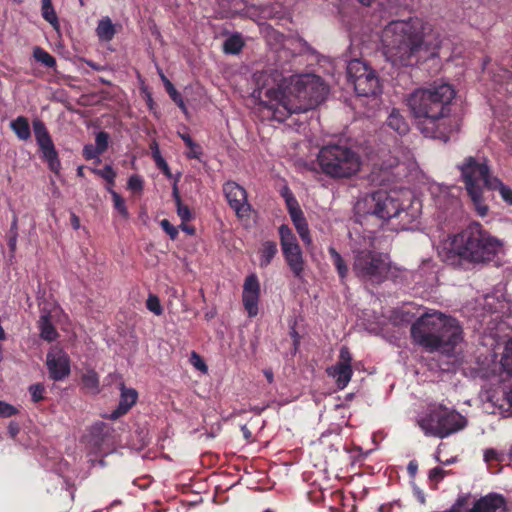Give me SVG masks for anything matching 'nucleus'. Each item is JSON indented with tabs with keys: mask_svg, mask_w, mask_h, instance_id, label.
Masks as SVG:
<instances>
[{
	"mask_svg": "<svg viewBox=\"0 0 512 512\" xmlns=\"http://www.w3.org/2000/svg\"><path fill=\"white\" fill-rule=\"evenodd\" d=\"M383 54L395 67H412L422 59L434 56L440 41H432L418 18L395 20L382 33Z\"/></svg>",
	"mask_w": 512,
	"mask_h": 512,
	"instance_id": "obj_1",
	"label": "nucleus"
},
{
	"mask_svg": "<svg viewBox=\"0 0 512 512\" xmlns=\"http://www.w3.org/2000/svg\"><path fill=\"white\" fill-rule=\"evenodd\" d=\"M456 92L448 83H433L413 91L407 104L418 120L417 127L425 137L447 141L451 127L448 116Z\"/></svg>",
	"mask_w": 512,
	"mask_h": 512,
	"instance_id": "obj_2",
	"label": "nucleus"
},
{
	"mask_svg": "<svg viewBox=\"0 0 512 512\" xmlns=\"http://www.w3.org/2000/svg\"><path fill=\"white\" fill-rule=\"evenodd\" d=\"M502 243L478 222H472L454 235L450 247L440 256L453 268L468 269L471 265L491 261L501 249Z\"/></svg>",
	"mask_w": 512,
	"mask_h": 512,
	"instance_id": "obj_3",
	"label": "nucleus"
},
{
	"mask_svg": "<svg viewBox=\"0 0 512 512\" xmlns=\"http://www.w3.org/2000/svg\"><path fill=\"white\" fill-rule=\"evenodd\" d=\"M411 337L426 351H439L450 357L463 340V331L455 318L434 312L424 314L412 324Z\"/></svg>",
	"mask_w": 512,
	"mask_h": 512,
	"instance_id": "obj_4",
	"label": "nucleus"
},
{
	"mask_svg": "<svg viewBox=\"0 0 512 512\" xmlns=\"http://www.w3.org/2000/svg\"><path fill=\"white\" fill-rule=\"evenodd\" d=\"M327 86L316 75H305L299 78L285 95L275 90V104L269 109L273 110V117L277 121H284L292 114L305 113L314 109L326 97Z\"/></svg>",
	"mask_w": 512,
	"mask_h": 512,
	"instance_id": "obj_5",
	"label": "nucleus"
},
{
	"mask_svg": "<svg viewBox=\"0 0 512 512\" xmlns=\"http://www.w3.org/2000/svg\"><path fill=\"white\" fill-rule=\"evenodd\" d=\"M352 254V270L361 281L380 284L387 279L391 268L389 256L374 249L371 237L364 238L362 245L352 249Z\"/></svg>",
	"mask_w": 512,
	"mask_h": 512,
	"instance_id": "obj_6",
	"label": "nucleus"
},
{
	"mask_svg": "<svg viewBox=\"0 0 512 512\" xmlns=\"http://www.w3.org/2000/svg\"><path fill=\"white\" fill-rule=\"evenodd\" d=\"M458 169L477 214L481 217L486 216L489 208L485 203L484 189L490 190L489 181L497 177L491 175L486 160L480 161L473 156L466 157L462 164L458 165Z\"/></svg>",
	"mask_w": 512,
	"mask_h": 512,
	"instance_id": "obj_7",
	"label": "nucleus"
},
{
	"mask_svg": "<svg viewBox=\"0 0 512 512\" xmlns=\"http://www.w3.org/2000/svg\"><path fill=\"white\" fill-rule=\"evenodd\" d=\"M321 171L334 179H345L360 170L361 160L357 152L346 145L323 146L317 157Z\"/></svg>",
	"mask_w": 512,
	"mask_h": 512,
	"instance_id": "obj_8",
	"label": "nucleus"
},
{
	"mask_svg": "<svg viewBox=\"0 0 512 512\" xmlns=\"http://www.w3.org/2000/svg\"><path fill=\"white\" fill-rule=\"evenodd\" d=\"M400 202L401 199L397 192L378 190L358 200L355 210L361 224L369 222L371 218H376L380 221V225H383L394 218Z\"/></svg>",
	"mask_w": 512,
	"mask_h": 512,
	"instance_id": "obj_9",
	"label": "nucleus"
},
{
	"mask_svg": "<svg viewBox=\"0 0 512 512\" xmlns=\"http://www.w3.org/2000/svg\"><path fill=\"white\" fill-rule=\"evenodd\" d=\"M417 423L425 435L443 439L464 429L467 419L455 410L438 405L430 408Z\"/></svg>",
	"mask_w": 512,
	"mask_h": 512,
	"instance_id": "obj_10",
	"label": "nucleus"
},
{
	"mask_svg": "<svg viewBox=\"0 0 512 512\" xmlns=\"http://www.w3.org/2000/svg\"><path fill=\"white\" fill-rule=\"evenodd\" d=\"M33 131L43 160L47 163L48 168L52 172L59 174L61 170V162L44 122L39 119L34 120Z\"/></svg>",
	"mask_w": 512,
	"mask_h": 512,
	"instance_id": "obj_11",
	"label": "nucleus"
},
{
	"mask_svg": "<svg viewBox=\"0 0 512 512\" xmlns=\"http://www.w3.org/2000/svg\"><path fill=\"white\" fill-rule=\"evenodd\" d=\"M46 366L49 377L54 381H61L70 374V358L61 349L51 350L46 356Z\"/></svg>",
	"mask_w": 512,
	"mask_h": 512,
	"instance_id": "obj_12",
	"label": "nucleus"
},
{
	"mask_svg": "<svg viewBox=\"0 0 512 512\" xmlns=\"http://www.w3.org/2000/svg\"><path fill=\"white\" fill-rule=\"evenodd\" d=\"M224 195L230 207L239 217H243L250 211V205L247 201L246 190L233 181H228L223 185Z\"/></svg>",
	"mask_w": 512,
	"mask_h": 512,
	"instance_id": "obj_13",
	"label": "nucleus"
},
{
	"mask_svg": "<svg viewBox=\"0 0 512 512\" xmlns=\"http://www.w3.org/2000/svg\"><path fill=\"white\" fill-rule=\"evenodd\" d=\"M421 214V204L417 200H407V204L400 202L393 220L400 230H410L416 225Z\"/></svg>",
	"mask_w": 512,
	"mask_h": 512,
	"instance_id": "obj_14",
	"label": "nucleus"
},
{
	"mask_svg": "<svg viewBox=\"0 0 512 512\" xmlns=\"http://www.w3.org/2000/svg\"><path fill=\"white\" fill-rule=\"evenodd\" d=\"M259 297V280L255 274H251L246 277L242 292V302L249 317H255L258 314Z\"/></svg>",
	"mask_w": 512,
	"mask_h": 512,
	"instance_id": "obj_15",
	"label": "nucleus"
},
{
	"mask_svg": "<svg viewBox=\"0 0 512 512\" xmlns=\"http://www.w3.org/2000/svg\"><path fill=\"white\" fill-rule=\"evenodd\" d=\"M284 259L296 279H304L305 260L299 245L282 249Z\"/></svg>",
	"mask_w": 512,
	"mask_h": 512,
	"instance_id": "obj_16",
	"label": "nucleus"
},
{
	"mask_svg": "<svg viewBox=\"0 0 512 512\" xmlns=\"http://www.w3.org/2000/svg\"><path fill=\"white\" fill-rule=\"evenodd\" d=\"M507 503L505 498L496 493L488 494L477 500L473 507L472 512H506Z\"/></svg>",
	"mask_w": 512,
	"mask_h": 512,
	"instance_id": "obj_17",
	"label": "nucleus"
},
{
	"mask_svg": "<svg viewBox=\"0 0 512 512\" xmlns=\"http://www.w3.org/2000/svg\"><path fill=\"white\" fill-rule=\"evenodd\" d=\"M353 85L358 96H376L381 92L380 81L374 70L367 73L364 77L355 80Z\"/></svg>",
	"mask_w": 512,
	"mask_h": 512,
	"instance_id": "obj_18",
	"label": "nucleus"
},
{
	"mask_svg": "<svg viewBox=\"0 0 512 512\" xmlns=\"http://www.w3.org/2000/svg\"><path fill=\"white\" fill-rule=\"evenodd\" d=\"M120 400L117 408L112 411L110 419L116 420L126 414L136 403L138 393L133 388H127L123 382L120 383Z\"/></svg>",
	"mask_w": 512,
	"mask_h": 512,
	"instance_id": "obj_19",
	"label": "nucleus"
},
{
	"mask_svg": "<svg viewBox=\"0 0 512 512\" xmlns=\"http://www.w3.org/2000/svg\"><path fill=\"white\" fill-rule=\"evenodd\" d=\"M327 373L336 380L339 389H344L350 382L353 371L351 365L335 364L327 369Z\"/></svg>",
	"mask_w": 512,
	"mask_h": 512,
	"instance_id": "obj_20",
	"label": "nucleus"
},
{
	"mask_svg": "<svg viewBox=\"0 0 512 512\" xmlns=\"http://www.w3.org/2000/svg\"><path fill=\"white\" fill-rule=\"evenodd\" d=\"M372 71L373 69L360 59H353L349 61L347 65V75L352 84L355 83V80L364 77L367 73Z\"/></svg>",
	"mask_w": 512,
	"mask_h": 512,
	"instance_id": "obj_21",
	"label": "nucleus"
},
{
	"mask_svg": "<svg viewBox=\"0 0 512 512\" xmlns=\"http://www.w3.org/2000/svg\"><path fill=\"white\" fill-rule=\"evenodd\" d=\"M386 124L400 135L407 134L410 129L408 122L397 109H393L391 111L387 118Z\"/></svg>",
	"mask_w": 512,
	"mask_h": 512,
	"instance_id": "obj_22",
	"label": "nucleus"
},
{
	"mask_svg": "<svg viewBox=\"0 0 512 512\" xmlns=\"http://www.w3.org/2000/svg\"><path fill=\"white\" fill-rule=\"evenodd\" d=\"M278 252L277 244L275 241L267 240L261 244L259 249V265L262 268L267 267L272 262L273 258Z\"/></svg>",
	"mask_w": 512,
	"mask_h": 512,
	"instance_id": "obj_23",
	"label": "nucleus"
},
{
	"mask_svg": "<svg viewBox=\"0 0 512 512\" xmlns=\"http://www.w3.org/2000/svg\"><path fill=\"white\" fill-rule=\"evenodd\" d=\"M96 33L101 41H111L116 34L115 26L109 17L99 20Z\"/></svg>",
	"mask_w": 512,
	"mask_h": 512,
	"instance_id": "obj_24",
	"label": "nucleus"
},
{
	"mask_svg": "<svg viewBox=\"0 0 512 512\" xmlns=\"http://www.w3.org/2000/svg\"><path fill=\"white\" fill-rule=\"evenodd\" d=\"M10 127L20 140H28L31 136L28 119L19 116L10 123Z\"/></svg>",
	"mask_w": 512,
	"mask_h": 512,
	"instance_id": "obj_25",
	"label": "nucleus"
},
{
	"mask_svg": "<svg viewBox=\"0 0 512 512\" xmlns=\"http://www.w3.org/2000/svg\"><path fill=\"white\" fill-rule=\"evenodd\" d=\"M81 381L83 384V388L92 394L99 393V376L98 374L89 369L85 373L82 374Z\"/></svg>",
	"mask_w": 512,
	"mask_h": 512,
	"instance_id": "obj_26",
	"label": "nucleus"
},
{
	"mask_svg": "<svg viewBox=\"0 0 512 512\" xmlns=\"http://www.w3.org/2000/svg\"><path fill=\"white\" fill-rule=\"evenodd\" d=\"M40 336L44 340L53 341L57 338L58 333L50 321L49 315H42L39 320Z\"/></svg>",
	"mask_w": 512,
	"mask_h": 512,
	"instance_id": "obj_27",
	"label": "nucleus"
},
{
	"mask_svg": "<svg viewBox=\"0 0 512 512\" xmlns=\"http://www.w3.org/2000/svg\"><path fill=\"white\" fill-rule=\"evenodd\" d=\"M41 14L53 28L58 29L59 20L51 0H41Z\"/></svg>",
	"mask_w": 512,
	"mask_h": 512,
	"instance_id": "obj_28",
	"label": "nucleus"
},
{
	"mask_svg": "<svg viewBox=\"0 0 512 512\" xmlns=\"http://www.w3.org/2000/svg\"><path fill=\"white\" fill-rule=\"evenodd\" d=\"M328 252L331 256L332 262L338 272L339 277L341 278V280H344L348 275V266L345 260L332 246L328 248Z\"/></svg>",
	"mask_w": 512,
	"mask_h": 512,
	"instance_id": "obj_29",
	"label": "nucleus"
},
{
	"mask_svg": "<svg viewBox=\"0 0 512 512\" xmlns=\"http://www.w3.org/2000/svg\"><path fill=\"white\" fill-rule=\"evenodd\" d=\"M244 47V41L239 34H234L227 38L223 43V51L226 54H238Z\"/></svg>",
	"mask_w": 512,
	"mask_h": 512,
	"instance_id": "obj_30",
	"label": "nucleus"
},
{
	"mask_svg": "<svg viewBox=\"0 0 512 512\" xmlns=\"http://www.w3.org/2000/svg\"><path fill=\"white\" fill-rule=\"evenodd\" d=\"M490 184V190H498L502 199L508 203L509 205H512V189L499 179H493L489 181Z\"/></svg>",
	"mask_w": 512,
	"mask_h": 512,
	"instance_id": "obj_31",
	"label": "nucleus"
},
{
	"mask_svg": "<svg viewBox=\"0 0 512 512\" xmlns=\"http://www.w3.org/2000/svg\"><path fill=\"white\" fill-rule=\"evenodd\" d=\"M279 236H280V244L281 248L284 249L286 247H292L295 245H299L297 243L296 237L293 234L292 230L287 225H281L279 227Z\"/></svg>",
	"mask_w": 512,
	"mask_h": 512,
	"instance_id": "obj_32",
	"label": "nucleus"
},
{
	"mask_svg": "<svg viewBox=\"0 0 512 512\" xmlns=\"http://www.w3.org/2000/svg\"><path fill=\"white\" fill-rule=\"evenodd\" d=\"M151 151H152V157H153L157 167L162 170V172L165 174L166 177L171 178L172 173L170 171V168H169L167 162L165 161V159L161 156L158 144L156 142H154L151 145Z\"/></svg>",
	"mask_w": 512,
	"mask_h": 512,
	"instance_id": "obj_33",
	"label": "nucleus"
},
{
	"mask_svg": "<svg viewBox=\"0 0 512 512\" xmlns=\"http://www.w3.org/2000/svg\"><path fill=\"white\" fill-rule=\"evenodd\" d=\"M34 58L43 64L45 67L54 68L56 66V59L41 47H35L33 50Z\"/></svg>",
	"mask_w": 512,
	"mask_h": 512,
	"instance_id": "obj_34",
	"label": "nucleus"
},
{
	"mask_svg": "<svg viewBox=\"0 0 512 512\" xmlns=\"http://www.w3.org/2000/svg\"><path fill=\"white\" fill-rule=\"evenodd\" d=\"M161 79L165 85L166 91L171 97V99L183 110L185 109V104L182 99L181 94L175 89L174 85L167 79V77L161 73Z\"/></svg>",
	"mask_w": 512,
	"mask_h": 512,
	"instance_id": "obj_35",
	"label": "nucleus"
},
{
	"mask_svg": "<svg viewBox=\"0 0 512 512\" xmlns=\"http://www.w3.org/2000/svg\"><path fill=\"white\" fill-rule=\"evenodd\" d=\"M300 238L302 239V241L306 244V245H310L312 240H311V237H310V232H309V228H308V224H307V221L305 219V216H303L302 218L298 219V220H295L293 222Z\"/></svg>",
	"mask_w": 512,
	"mask_h": 512,
	"instance_id": "obj_36",
	"label": "nucleus"
},
{
	"mask_svg": "<svg viewBox=\"0 0 512 512\" xmlns=\"http://www.w3.org/2000/svg\"><path fill=\"white\" fill-rule=\"evenodd\" d=\"M109 192L112 195L114 207L115 209L124 217L127 218L129 216L128 210L125 205L124 199L112 188H108Z\"/></svg>",
	"mask_w": 512,
	"mask_h": 512,
	"instance_id": "obj_37",
	"label": "nucleus"
},
{
	"mask_svg": "<svg viewBox=\"0 0 512 512\" xmlns=\"http://www.w3.org/2000/svg\"><path fill=\"white\" fill-rule=\"evenodd\" d=\"M501 363L507 373L512 375V340L506 344Z\"/></svg>",
	"mask_w": 512,
	"mask_h": 512,
	"instance_id": "obj_38",
	"label": "nucleus"
},
{
	"mask_svg": "<svg viewBox=\"0 0 512 512\" xmlns=\"http://www.w3.org/2000/svg\"><path fill=\"white\" fill-rule=\"evenodd\" d=\"M94 173L105 179L110 186L115 184L116 173L110 165H105L103 169L94 170Z\"/></svg>",
	"mask_w": 512,
	"mask_h": 512,
	"instance_id": "obj_39",
	"label": "nucleus"
},
{
	"mask_svg": "<svg viewBox=\"0 0 512 512\" xmlns=\"http://www.w3.org/2000/svg\"><path fill=\"white\" fill-rule=\"evenodd\" d=\"M146 307L149 311L159 316L163 313V308L160 304V300L156 295L150 294L146 301Z\"/></svg>",
	"mask_w": 512,
	"mask_h": 512,
	"instance_id": "obj_40",
	"label": "nucleus"
},
{
	"mask_svg": "<svg viewBox=\"0 0 512 512\" xmlns=\"http://www.w3.org/2000/svg\"><path fill=\"white\" fill-rule=\"evenodd\" d=\"M109 134L105 131H100L96 134L95 146L104 153L108 148Z\"/></svg>",
	"mask_w": 512,
	"mask_h": 512,
	"instance_id": "obj_41",
	"label": "nucleus"
},
{
	"mask_svg": "<svg viewBox=\"0 0 512 512\" xmlns=\"http://www.w3.org/2000/svg\"><path fill=\"white\" fill-rule=\"evenodd\" d=\"M484 460L488 463L491 461L503 462L505 460V455L493 448H489L484 451Z\"/></svg>",
	"mask_w": 512,
	"mask_h": 512,
	"instance_id": "obj_42",
	"label": "nucleus"
},
{
	"mask_svg": "<svg viewBox=\"0 0 512 512\" xmlns=\"http://www.w3.org/2000/svg\"><path fill=\"white\" fill-rule=\"evenodd\" d=\"M44 391H45V388L42 384L40 383H37V384H33L29 387V392L31 394V397H32V401L33 402H39L41 401L44 396Z\"/></svg>",
	"mask_w": 512,
	"mask_h": 512,
	"instance_id": "obj_43",
	"label": "nucleus"
},
{
	"mask_svg": "<svg viewBox=\"0 0 512 512\" xmlns=\"http://www.w3.org/2000/svg\"><path fill=\"white\" fill-rule=\"evenodd\" d=\"M177 214L180 217L183 223H186L192 219V213L190 208L187 205H184L182 202L176 204Z\"/></svg>",
	"mask_w": 512,
	"mask_h": 512,
	"instance_id": "obj_44",
	"label": "nucleus"
},
{
	"mask_svg": "<svg viewBox=\"0 0 512 512\" xmlns=\"http://www.w3.org/2000/svg\"><path fill=\"white\" fill-rule=\"evenodd\" d=\"M446 473L441 467H435L429 471L428 478L436 486L445 477Z\"/></svg>",
	"mask_w": 512,
	"mask_h": 512,
	"instance_id": "obj_45",
	"label": "nucleus"
},
{
	"mask_svg": "<svg viewBox=\"0 0 512 512\" xmlns=\"http://www.w3.org/2000/svg\"><path fill=\"white\" fill-rule=\"evenodd\" d=\"M102 153L95 145L92 144H86L83 148V156L86 160H92L94 158H97Z\"/></svg>",
	"mask_w": 512,
	"mask_h": 512,
	"instance_id": "obj_46",
	"label": "nucleus"
},
{
	"mask_svg": "<svg viewBox=\"0 0 512 512\" xmlns=\"http://www.w3.org/2000/svg\"><path fill=\"white\" fill-rule=\"evenodd\" d=\"M105 428L106 425L103 422L96 423L91 427V435L97 438L95 441L96 444L103 440Z\"/></svg>",
	"mask_w": 512,
	"mask_h": 512,
	"instance_id": "obj_47",
	"label": "nucleus"
},
{
	"mask_svg": "<svg viewBox=\"0 0 512 512\" xmlns=\"http://www.w3.org/2000/svg\"><path fill=\"white\" fill-rule=\"evenodd\" d=\"M161 228L169 235L172 240H175L178 236V230L174 227L169 220L163 219L160 222Z\"/></svg>",
	"mask_w": 512,
	"mask_h": 512,
	"instance_id": "obj_48",
	"label": "nucleus"
},
{
	"mask_svg": "<svg viewBox=\"0 0 512 512\" xmlns=\"http://www.w3.org/2000/svg\"><path fill=\"white\" fill-rule=\"evenodd\" d=\"M466 502V497L461 496L455 501V503L451 506L450 509L445 510L444 512H472V508L468 510H463V507L465 506Z\"/></svg>",
	"mask_w": 512,
	"mask_h": 512,
	"instance_id": "obj_49",
	"label": "nucleus"
},
{
	"mask_svg": "<svg viewBox=\"0 0 512 512\" xmlns=\"http://www.w3.org/2000/svg\"><path fill=\"white\" fill-rule=\"evenodd\" d=\"M128 188L132 191H142L143 180L138 175H132L128 179Z\"/></svg>",
	"mask_w": 512,
	"mask_h": 512,
	"instance_id": "obj_50",
	"label": "nucleus"
},
{
	"mask_svg": "<svg viewBox=\"0 0 512 512\" xmlns=\"http://www.w3.org/2000/svg\"><path fill=\"white\" fill-rule=\"evenodd\" d=\"M351 361H352V356H351L349 349L346 346H343L340 349L339 361L336 364L351 365Z\"/></svg>",
	"mask_w": 512,
	"mask_h": 512,
	"instance_id": "obj_51",
	"label": "nucleus"
},
{
	"mask_svg": "<svg viewBox=\"0 0 512 512\" xmlns=\"http://www.w3.org/2000/svg\"><path fill=\"white\" fill-rule=\"evenodd\" d=\"M17 413V409L5 402H0V417H11Z\"/></svg>",
	"mask_w": 512,
	"mask_h": 512,
	"instance_id": "obj_52",
	"label": "nucleus"
},
{
	"mask_svg": "<svg viewBox=\"0 0 512 512\" xmlns=\"http://www.w3.org/2000/svg\"><path fill=\"white\" fill-rule=\"evenodd\" d=\"M191 362L194 365V367H196L198 370H200L202 372L207 371V365L204 363L202 358L196 352H192Z\"/></svg>",
	"mask_w": 512,
	"mask_h": 512,
	"instance_id": "obj_53",
	"label": "nucleus"
},
{
	"mask_svg": "<svg viewBox=\"0 0 512 512\" xmlns=\"http://www.w3.org/2000/svg\"><path fill=\"white\" fill-rule=\"evenodd\" d=\"M285 202H286L288 212L300 207L297 199L294 196L287 197Z\"/></svg>",
	"mask_w": 512,
	"mask_h": 512,
	"instance_id": "obj_54",
	"label": "nucleus"
},
{
	"mask_svg": "<svg viewBox=\"0 0 512 512\" xmlns=\"http://www.w3.org/2000/svg\"><path fill=\"white\" fill-rule=\"evenodd\" d=\"M19 431H20L19 424L17 422L11 421L8 425V434L12 438H15L18 435Z\"/></svg>",
	"mask_w": 512,
	"mask_h": 512,
	"instance_id": "obj_55",
	"label": "nucleus"
},
{
	"mask_svg": "<svg viewBox=\"0 0 512 512\" xmlns=\"http://www.w3.org/2000/svg\"><path fill=\"white\" fill-rule=\"evenodd\" d=\"M417 470H418L417 462L414 460L410 461L407 466V471H408L410 477L414 478L417 474Z\"/></svg>",
	"mask_w": 512,
	"mask_h": 512,
	"instance_id": "obj_56",
	"label": "nucleus"
},
{
	"mask_svg": "<svg viewBox=\"0 0 512 512\" xmlns=\"http://www.w3.org/2000/svg\"><path fill=\"white\" fill-rule=\"evenodd\" d=\"M289 215L291 217L292 222H294L295 220L302 218L304 216V213L301 210V208L299 207V208H296L295 210L290 211Z\"/></svg>",
	"mask_w": 512,
	"mask_h": 512,
	"instance_id": "obj_57",
	"label": "nucleus"
},
{
	"mask_svg": "<svg viewBox=\"0 0 512 512\" xmlns=\"http://www.w3.org/2000/svg\"><path fill=\"white\" fill-rule=\"evenodd\" d=\"M70 222H71V226L75 230H78L80 228V219L75 213H71Z\"/></svg>",
	"mask_w": 512,
	"mask_h": 512,
	"instance_id": "obj_58",
	"label": "nucleus"
},
{
	"mask_svg": "<svg viewBox=\"0 0 512 512\" xmlns=\"http://www.w3.org/2000/svg\"><path fill=\"white\" fill-rule=\"evenodd\" d=\"M334 438H335V440H334V442L330 445V449H331V450H334L335 452H338V451H339V449H340V448H341V446H342V445H341L342 440H341V438L339 437V435H335V437H334Z\"/></svg>",
	"mask_w": 512,
	"mask_h": 512,
	"instance_id": "obj_59",
	"label": "nucleus"
},
{
	"mask_svg": "<svg viewBox=\"0 0 512 512\" xmlns=\"http://www.w3.org/2000/svg\"><path fill=\"white\" fill-rule=\"evenodd\" d=\"M172 196H173L176 204L182 202L180 194H179V190L177 187V180L175 181V183L173 185Z\"/></svg>",
	"mask_w": 512,
	"mask_h": 512,
	"instance_id": "obj_60",
	"label": "nucleus"
},
{
	"mask_svg": "<svg viewBox=\"0 0 512 512\" xmlns=\"http://www.w3.org/2000/svg\"><path fill=\"white\" fill-rule=\"evenodd\" d=\"M180 228L182 231L186 232L188 235H194L195 234V228L193 226H188L185 223H181Z\"/></svg>",
	"mask_w": 512,
	"mask_h": 512,
	"instance_id": "obj_61",
	"label": "nucleus"
},
{
	"mask_svg": "<svg viewBox=\"0 0 512 512\" xmlns=\"http://www.w3.org/2000/svg\"><path fill=\"white\" fill-rule=\"evenodd\" d=\"M241 431L243 433V436L246 440H251L252 438V433L251 431L249 430V428L247 427V425H243L241 426Z\"/></svg>",
	"mask_w": 512,
	"mask_h": 512,
	"instance_id": "obj_62",
	"label": "nucleus"
},
{
	"mask_svg": "<svg viewBox=\"0 0 512 512\" xmlns=\"http://www.w3.org/2000/svg\"><path fill=\"white\" fill-rule=\"evenodd\" d=\"M181 139L185 142L186 145H192V138L189 134H180Z\"/></svg>",
	"mask_w": 512,
	"mask_h": 512,
	"instance_id": "obj_63",
	"label": "nucleus"
},
{
	"mask_svg": "<svg viewBox=\"0 0 512 512\" xmlns=\"http://www.w3.org/2000/svg\"><path fill=\"white\" fill-rule=\"evenodd\" d=\"M201 154L200 149H191V152L188 153L189 158H199V155Z\"/></svg>",
	"mask_w": 512,
	"mask_h": 512,
	"instance_id": "obj_64",
	"label": "nucleus"
}]
</instances>
